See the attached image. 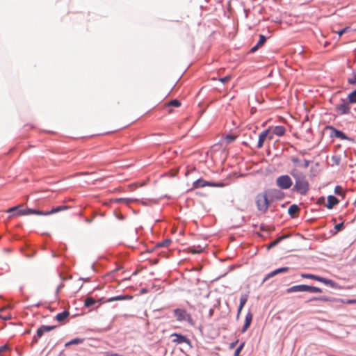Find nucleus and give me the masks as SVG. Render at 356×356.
Wrapping results in <instances>:
<instances>
[{
  "label": "nucleus",
  "instance_id": "nucleus-1",
  "mask_svg": "<svg viewBox=\"0 0 356 356\" xmlns=\"http://www.w3.org/2000/svg\"><path fill=\"white\" fill-rule=\"evenodd\" d=\"M290 175L295 179L293 191L301 195H307L309 191V183L306 178V175L296 168L291 169Z\"/></svg>",
  "mask_w": 356,
  "mask_h": 356
},
{
  "label": "nucleus",
  "instance_id": "nucleus-2",
  "mask_svg": "<svg viewBox=\"0 0 356 356\" xmlns=\"http://www.w3.org/2000/svg\"><path fill=\"white\" fill-rule=\"evenodd\" d=\"M272 203L266 191L258 193L255 197V204L257 210L261 213H266Z\"/></svg>",
  "mask_w": 356,
  "mask_h": 356
},
{
  "label": "nucleus",
  "instance_id": "nucleus-3",
  "mask_svg": "<svg viewBox=\"0 0 356 356\" xmlns=\"http://www.w3.org/2000/svg\"><path fill=\"white\" fill-rule=\"evenodd\" d=\"M305 291L310 293H321L322 289L316 286H309L305 284L293 286L286 289V292L288 293Z\"/></svg>",
  "mask_w": 356,
  "mask_h": 356
},
{
  "label": "nucleus",
  "instance_id": "nucleus-4",
  "mask_svg": "<svg viewBox=\"0 0 356 356\" xmlns=\"http://www.w3.org/2000/svg\"><path fill=\"white\" fill-rule=\"evenodd\" d=\"M276 185L282 190L289 189L293 185V181L289 175H280L276 179Z\"/></svg>",
  "mask_w": 356,
  "mask_h": 356
},
{
  "label": "nucleus",
  "instance_id": "nucleus-5",
  "mask_svg": "<svg viewBox=\"0 0 356 356\" xmlns=\"http://www.w3.org/2000/svg\"><path fill=\"white\" fill-rule=\"evenodd\" d=\"M173 315L177 321H187L191 323L193 321L191 315L184 309L177 308L174 309Z\"/></svg>",
  "mask_w": 356,
  "mask_h": 356
},
{
  "label": "nucleus",
  "instance_id": "nucleus-6",
  "mask_svg": "<svg viewBox=\"0 0 356 356\" xmlns=\"http://www.w3.org/2000/svg\"><path fill=\"white\" fill-rule=\"evenodd\" d=\"M224 184L222 183H213L207 181L203 179H199L193 182V188H202L205 186H213V187H222Z\"/></svg>",
  "mask_w": 356,
  "mask_h": 356
},
{
  "label": "nucleus",
  "instance_id": "nucleus-7",
  "mask_svg": "<svg viewBox=\"0 0 356 356\" xmlns=\"http://www.w3.org/2000/svg\"><path fill=\"white\" fill-rule=\"evenodd\" d=\"M300 276L302 278L314 280L318 281L320 282H322V283H323V284H325L326 285H329V286H332L334 285V282H333L332 280H328V279H326L325 277H320V276H318V275H313V274L302 273L300 275Z\"/></svg>",
  "mask_w": 356,
  "mask_h": 356
},
{
  "label": "nucleus",
  "instance_id": "nucleus-8",
  "mask_svg": "<svg viewBox=\"0 0 356 356\" xmlns=\"http://www.w3.org/2000/svg\"><path fill=\"white\" fill-rule=\"evenodd\" d=\"M266 191L269 195L272 202L275 200H282L284 197V193L280 189L270 188L266 190Z\"/></svg>",
  "mask_w": 356,
  "mask_h": 356
},
{
  "label": "nucleus",
  "instance_id": "nucleus-9",
  "mask_svg": "<svg viewBox=\"0 0 356 356\" xmlns=\"http://www.w3.org/2000/svg\"><path fill=\"white\" fill-rule=\"evenodd\" d=\"M293 165V168H298V167H302L304 168H307L311 163V161L305 159L301 161L298 157L291 156L290 159Z\"/></svg>",
  "mask_w": 356,
  "mask_h": 356
},
{
  "label": "nucleus",
  "instance_id": "nucleus-10",
  "mask_svg": "<svg viewBox=\"0 0 356 356\" xmlns=\"http://www.w3.org/2000/svg\"><path fill=\"white\" fill-rule=\"evenodd\" d=\"M266 138H268L269 140L273 139V134H270V129H268L262 131L259 135V140H258V144H257L258 148L260 149L263 147L264 143Z\"/></svg>",
  "mask_w": 356,
  "mask_h": 356
},
{
  "label": "nucleus",
  "instance_id": "nucleus-11",
  "mask_svg": "<svg viewBox=\"0 0 356 356\" xmlns=\"http://www.w3.org/2000/svg\"><path fill=\"white\" fill-rule=\"evenodd\" d=\"M170 337L172 338V341L177 344L190 343V340L186 336L181 334L173 333L170 335Z\"/></svg>",
  "mask_w": 356,
  "mask_h": 356
},
{
  "label": "nucleus",
  "instance_id": "nucleus-12",
  "mask_svg": "<svg viewBox=\"0 0 356 356\" xmlns=\"http://www.w3.org/2000/svg\"><path fill=\"white\" fill-rule=\"evenodd\" d=\"M348 104L346 100H343L341 104L336 105L335 109L340 115L348 114L350 110Z\"/></svg>",
  "mask_w": 356,
  "mask_h": 356
},
{
  "label": "nucleus",
  "instance_id": "nucleus-13",
  "mask_svg": "<svg viewBox=\"0 0 356 356\" xmlns=\"http://www.w3.org/2000/svg\"><path fill=\"white\" fill-rule=\"evenodd\" d=\"M56 328L54 325H42L36 332L37 337H42L44 332H50Z\"/></svg>",
  "mask_w": 356,
  "mask_h": 356
},
{
  "label": "nucleus",
  "instance_id": "nucleus-14",
  "mask_svg": "<svg viewBox=\"0 0 356 356\" xmlns=\"http://www.w3.org/2000/svg\"><path fill=\"white\" fill-rule=\"evenodd\" d=\"M288 270H289V268L288 267H282V268H277V269L272 271L271 273H268L264 277V279L263 280V282H266V280H268L270 277H273L277 275V274H280V273H286Z\"/></svg>",
  "mask_w": 356,
  "mask_h": 356
},
{
  "label": "nucleus",
  "instance_id": "nucleus-15",
  "mask_svg": "<svg viewBox=\"0 0 356 356\" xmlns=\"http://www.w3.org/2000/svg\"><path fill=\"white\" fill-rule=\"evenodd\" d=\"M181 103L177 99H173L170 101L168 103L165 104V108L168 109L167 112L168 113H171L172 112V110L170 108V107H179L180 106Z\"/></svg>",
  "mask_w": 356,
  "mask_h": 356
},
{
  "label": "nucleus",
  "instance_id": "nucleus-16",
  "mask_svg": "<svg viewBox=\"0 0 356 356\" xmlns=\"http://www.w3.org/2000/svg\"><path fill=\"white\" fill-rule=\"evenodd\" d=\"M330 129L332 130L334 134V136L337 137V138H339L341 140H352L351 139H350V138H348L344 133H343L341 131H339V130H337V129L332 127H330Z\"/></svg>",
  "mask_w": 356,
  "mask_h": 356
},
{
  "label": "nucleus",
  "instance_id": "nucleus-17",
  "mask_svg": "<svg viewBox=\"0 0 356 356\" xmlns=\"http://www.w3.org/2000/svg\"><path fill=\"white\" fill-rule=\"evenodd\" d=\"M339 203L338 199L333 196L329 195L327 197V203L326 204V207L329 209H331L334 207V206L337 205Z\"/></svg>",
  "mask_w": 356,
  "mask_h": 356
},
{
  "label": "nucleus",
  "instance_id": "nucleus-18",
  "mask_svg": "<svg viewBox=\"0 0 356 356\" xmlns=\"http://www.w3.org/2000/svg\"><path fill=\"white\" fill-rule=\"evenodd\" d=\"M266 38L264 35H259V40L257 44L251 48L250 52L253 53L260 48L266 42Z\"/></svg>",
  "mask_w": 356,
  "mask_h": 356
},
{
  "label": "nucleus",
  "instance_id": "nucleus-19",
  "mask_svg": "<svg viewBox=\"0 0 356 356\" xmlns=\"http://www.w3.org/2000/svg\"><path fill=\"white\" fill-rule=\"evenodd\" d=\"M69 208L67 206H58L55 208H53L51 211H44V216H48L50 214L56 213L57 212L66 210Z\"/></svg>",
  "mask_w": 356,
  "mask_h": 356
},
{
  "label": "nucleus",
  "instance_id": "nucleus-20",
  "mask_svg": "<svg viewBox=\"0 0 356 356\" xmlns=\"http://www.w3.org/2000/svg\"><path fill=\"white\" fill-rule=\"evenodd\" d=\"M286 129L283 126H276L273 129V135L282 136L284 135Z\"/></svg>",
  "mask_w": 356,
  "mask_h": 356
},
{
  "label": "nucleus",
  "instance_id": "nucleus-21",
  "mask_svg": "<svg viewBox=\"0 0 356 356\" xmlns=\"http://www.w3.org/2000/svg\"><path fill=\"white\" fill-rule=\"evenodd\" d=\"M252 314L251 313H248L246 316H245V324L243 327V329H242V332H245L248 328L249 327L251 322H252Z\"/></svg>",
  "mask_w": 356,
  "mask_h": 356
},
{
  "label": "nucleus",
  "instance_id": "nucleus-22",
  "mask_svg": "<svg viewBox=\"0 0 356 356\" xmlns=\"http://www.w3.org/2000/svg\"><path fill=\"white\" fill-rule=\"evenodd\" d=\"M300 211V208L296 204H292L289 207L288 212L290 216L295 217Z\"/></svg>",
  "mask_w": 356,
  "mask_h": 356
},
{
  "label": "nucleus",
  "instance_id": "nucleus-23",
  "mask_svg": "<svg viewBox=\"0 0 356 356\" xmlns=\"http://www.w3.org/2000/svg\"><path fill=\"white\" fill-rule=\"evenodd\" d=\"M22 213L24 216L31 215V214L44 216V211H40V210L32 209H24V212H22Z\"/></svg>",
  "mask_w": 356,
  "mask_h": 356
},
{
  "label": "nucleus",
  "instance_id": "nucleus-24",
  "mask_svg": "<svg viewBox=\"0 0 356 356\" xmlns=\"http://www.w3.org/2000/svg\"><path fill=\"white\" fill-rule=\"evenodd\" d=\"M70 315V313L69 312L67 311H64L61 313H58L56 316V319L59 321V322H62L68 316Z\"/></svg>",
  "mask_w": 356,
  "mask_h": 356
},
{
  "label": "nucleus",
  "instance_id": "nucleus-25",
  "mask_svg": "<svg viewBox=\"0 0 356 356\" xmlns=\"http://www.w3.org/2000/svg\"><path fill=\"white\" fill-rule=\"evenodd\" d=\"M204 250V248L200 246V245H198L197 247H190L188 248V251L193 254H198V253H201Z\"/></svg>",
  "mask_w": 356,
  "mask_h": 356
},
{
  "label": "nucleus",
  "instance_id": "nucleus-26",
  "mask_svg": "<svg viewBox=\"0 0 356 356\" xmlns=\"http://www.w3.org/2000/svg\"><path fill=\"white\" fill-rule=\"evenodd\" d=\"M348 102L350 104L356 103V89L348 95Z\"/></svg>",
  "mask_w": 356,
  "mask_h": 356
},
{
  "label": "nucleus",
  "instance_id": "nucleus-27",
  "mask_svg": "<svg viewBox=\"0 0 356 356\" xmlns=\"http://www.w3.org/2000/svg\"><path fill=\"white\" fill-rule=\"evenodd\" d=\"M134 201H135V200H134V199H127V198H117L113 200V202L115 203L124 202L126 204H129V203L134 202Z\"/></svg>",
  "mask_w": 356,
  "mask_h": 356
},
{
  "label": "nucleus",
  "instance_id": "nucleus-28",
  "mask_svg": "<svg viewBox=\"0 0 356 356\" xmlns=\"http://www.w3.org/2000/svg\"><path fill=\"white\" fill-rule=\"evenodd\" d=\"M96 302L95 300L92 297H88L85 300L84 305L86 307L92 306Z\"/></svg>",
  "mask_w": 356,
  "mask_h": 356
},
{
  "label": "nucleus",
  "instance_id": "nucleus-29",
  "mask_svg": "<svg viewBox=\"0 0 356 356\" xmlns=\"http://www.w3.org/2000/svg\"><path fill=\"white\" fill-rule=\"evenodd\" d=\"M348 81L350 84H356V70L353 72L350 77L348 78Z\"/></svg>",
  "mask_w": 356,
  "mask_h": 356
},
{
  "label": "nucleus",
  "instance_id": "nucleus-30",
  "mask_svg": "<svg viewBox=\"0 0 356 356\" xmlns=\"http://www.w3.org/2000/svg\"><path fill=\"white\" fill-rule=\"evenodd\" d=\"M312 300H320V301L327 302V301H330L331 300L328 297L321 296V297H314L309 300V301H312Z\"/></svg>",
  "mask_w": 356,
  "mask_h": 356
},
{
  "label": "nucleus",
  "instance_id": "nucleus-31",
  "mask_svg": "<svg viewBox=\"0 0 356 356\" xmlns=\"http://www.w3.org/2000/svg\"><path fill=\"white\" fill-rule=\"evenodd\" d=\"M334 193L337 195H340L343 197H344V192H343V189L341 186H337L334 188Z\"/></svg>",
  "mask_w": 356,
  "mask_h": 356
},
{
  "label": "nucleus",
  "instance_id": "nucleus-32",
  "mask_svg": "<svg viewBox=\"0 0 356 356\" xmlns=\"http://www.w3.org/2000/svg\"><path fill=\"white\" fill-rule=\"evenodd\" d=\"M236 136H233V135H227L225 138H224V140L226 141V143L227 144L229 143H232L233 141L235 140L236 139Z\"/></svg>",
  "mask_w": 356,
  "mask_h": 356
},
{
  "label": "nucleus",
  "instance_id": "nucleus-33",
  "mask_svg": "<svg viewBox=\"0 0 356 356\" xmlns=\"http://www.w3.org/2000/svg\"><path fill=\"white\" fill-rule=\"evenodd\" d=\"M10 347L8 345H4L0 347V356H3V353L10 350Z\"/></svg>",
  "mask_w": 356,
  "mask_h": 356
},
{
  "label": "nucleus",
  "instance_id": "nucleus-34",
  "mask_svg": "<svg viewBox=\"0 0 356 356\" xmlns=\"http://www.w3.org/2000/svg\"><path fill=\"white\" fill-rule=\"evenodd\" d=\"M247 300H248V298L246 296H241V298L240 299V304H239V307H241V309H243V307L245 305Z\"/></svg>",
  "mask_w": 356,
  "mask_h": 356
},
{
  "label": "nucleus",
  "instance_id": "nucleus-35",
  "mask_svg": "<svg viewBox=\"0 0 356 356\" xmlns=\"http://www.w3.org/2000/svg\"><path fill=\"white\" fill-rule=\"evenodd\" d=\"M81 341H82V340L80 339H72V341L66 343L65 346H68L72 345V344H78V343H81Z\"/></svg>",
  "mask_w": 356,
  "mask_h": 356
},
{
  "label": "nucleus",
  "instance_id": "nucleus-36",
  "mask_svg": "<svg viewBox=\"0 0 356 356\" xmlns=\"http://www.w3.org/2000/svg\"><path fill=\"white\" fill-rule=\"evenodd\" d=\"M245 345V343L243 342L236 350H235V352H234V356H239V354L241 353V351L242 350L243 346Z\"/></svg>",
  "mask_w": 356,
  "mask_h": 356
},
{
  "label": "nucleus",
  "instance_id": "nucleus-37",
  "mask_svg": "<svg viewBox=\"0 0 356 356\" xmlns=\"http://www.w3.org/2000/svg\"><path fill=\"white\" fill-rule=\"evenodd\" d=\"M125 299H127L126 296H115V297L111 298L109 299V301L122 300H125Z\"/></svg>",
  "mask_w": 356,
  "mask_h": 356
},
{
  "label": "nucleus",
  "instance_id": "nucleus-38",
  "mask_svg": "<svg viewBox=\"0 0 356 356\" xmlns=\"http://www.w3.org/2000/svg\"><path fill=\"white\" fill-rule=\"evenodd\" d=\"M22 204H19L17 206H15V207H11L10 209H8L6 212L7 213H11V212H13L15 211H17L19 209H21L22 207Z\"/></svg>",
  "mask_w": 356,
  "mask_h": 356
},
{
  "label": "nucleus",
  "instance_id": "nucleus-39",
  "mask_svg": "<svg viewBox=\"0 0 356 356\" xmlns=\"http://www.w3.org/2000/svg\"><path fill=\"white\" fill-rule=\"evenodd\" d=\"M349 29H350V27L346 26V27L342 29L341 30L335 31V32L339 35V37H341L343 33H346Z\"/></svg>",
  "mask_w": 356,
  "mask_h": 356
},
{
  "label": "nucleus",
  "instance_id": "nucleus-40",
  "mask_svg": "<svg viewBox=\"0 0 356 356\" xmlns=\"http://www.w3.org/2000/svg\"><path fill=\"white\" fill-rule=\"evenodd\" d=\"M171 243V241L170 239H166L163 241L161 243H158V246L164 247V246H168L169 244Z\"/></svg>",
  "mask_w": 356,
  "mask_h": 356
},
{
  "label": "nucleus",
  "instance_id": "nucleus-41",
  "mask_svg": "<svg viewBox=\"0 0 356 356\" xmlns=\"http://www.w3.org/2000/svg\"><path fill=\"white\" fill-rule=\"evenodd\" d=\"M286 236H282V237H280V238H277L276 240H275L273 242L271 243V244L270 245V247L276 245L277 243H279Z\"/></svg>",
  "mask_w": 356,
  "mask_h": 356
},
{
  "label": "nucleus",
  "instance_id": "nucleus-42",
  "mask_svg": "<svg viewBox=\"0 0 356 356\" xmlns=\"http://www.w3.org/2000/svg\"><path fill=\"white\" fill-rule=\"evenodd\" d=\"M332 160L333 161V162L334 163V164L336 165H339L340 163V161H341V159L339 156H333L332 157Z\"/></svg>",
  "mask_w": 356,
  "mask_h": 356
},
{
  "label": "nucleus",
  "instance_id": "nucleus-43",
  "mask_svg": "<svg viewBox=\"0 0 356 356\" xmlns=\"http://www.w3.org/2000/svg\"><path fill=\"white\" fill-rule=\"evenodd\" d=\"M231 79V76L230 75H228V76H226L225 77H222V78H220L219 80L225 83H227L228 82L229 80Z\"/></svg>",
  "mask_w": 356,
  "mask_h": 356
},
{
  "label": "nucleus",
  "instance_id": "nucleus-44",
  "mask_svg": "<svg viewBox=\"0 0 356 356\" xmlns=\"http://www.w3.org/2000/svg\"><path fill=\"white\" fill-rule=\"evenodd\" d=\"M343 228V223H339L335 225L334 229L337 232L341 231Z\"/></svg>",
  "mask_w": 356,
  "mask_h": 356
},
{
  "label": "nucleus",
  "instance_id": "nucleus-45",
  "mask_svg": "<svg viewBox=\"0 0 356 356\" xmlns=\"http://www.w3.org/2000/svg\"><path fill=\"white\" fill-rule=\"evenodd\" d=\"M0 318L3 319V320H9V319L11 318V315L10 314H8L7 315H5V316H3V315L0 314Z\"/></svg>",
  "mask_w": 356,
  "mask_h": 356
},
{
  "label": "nucleus",
  "instance_id": "nucleus-46",
  "mask_svg": "<svg viewBox=\"0 0 356 356\" xmlns=\"http://www.w3.org/2000/svg\"><path fill=\"white\" fill-rule=\"evenodd\" d=\"M22 212H24V209H19L18 210H17L16 215H17V216H24Z\"/></svg>",
  "mask_w": 356,
  "mask_h": 356
},
{
  "label": "nucleus",
  "instance_id": "nucleus-47",
  "mask_svg": "<svg viewBox=\"0 0 356 356\" xmlns=\"http://www.w3.org/2000/svg\"><path fill=\"white\" fill-rule=\"evenodd\" d=\"M40 337H37V335L35 334L33 337V341H32V343H35L38 342V339Z\"/></svg>",
  "mask_w": 356,
  "mask_h": 356
},
{
  "label": "nucleus",
  "instance_id": "nucleus-48",
  "mask_svg": "<svg viewBox=\"0 0 356 356\" xmlns=\"http://www.w3.org/2000/svg\"><path fill=\"white\" fill-rule=\"evenodd\" d=\"M106 356H122L118 353H107L106 354Z\"/></svg>",
  "mask_w": 356,
  "mask_h": 356
},
{
  "label": "nucleus",
  "instance_id": "nucleus-49",
  "mask_svg": "<svg viewBox=\"0 0 356 356\" xmlns=\"http://www.w3.org/2000/svg\"><path fill=\"white\" fill-rule=\"evenodd\" d=\"M238 340H236V341H234V342L230 344V346H229L230 348H234L236 346V343H238Z\"/></svg>",
  "mask_w": 356,
  "mask_h": 356
},
{
  "label": "nucleus",
  "instance_id": "nucleus-50",
  "mask_svg": "<svg viewBox=\"0 0 356 356\" xmlns=\"http://www.w3.org/2000/svg\"><path fill=\"white\" fill-rule=\"evenodd\" d=\"M241 311H242V309H241V307L238 306V312H237V318H238Z\"/></svg>",
  "mask_w": 356,
  "mask_h": 356
},
{
  "label": "nucleus",
  "instance_id": "nucleus-51",
  "mask_svg": "<svg viewBox=\"0 0 356 356\" xmlns=\"http://www.w3.org/2000/svg\"><path fill=\"white\" fill-rule=\"evenodd\" d=\"M300 154H302V155H304L305 154V151H300Z\"/></svg>",
  "mask_w": 356,
  "mask_h": 356
},
{
  "label": "nucleus",
  "instance_id": "nucleus-52",
  "mask_svg": "<svg viewBox=\"0 0 356 356\" xmlns=\"http://www.w3.org/2000/svg\"><path fill=\"white\" fill-rule=\"evenodd\" d=\"M354 205L356 207V200L354 202Z\"/></svg>",
  "mask_w": 356,
  "mask_h": 356
}]
</instances>
